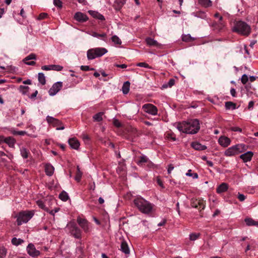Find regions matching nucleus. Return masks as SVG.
I'll list each match as a JSON object with an SVG mask.
<instances>
[{
  "instance_id": "7",
  "label": "nucleus",
  "mask_w": 258,
  "mask_h": 258,
  "mask_svg": "<svg viewBox=\"0 0 258 258\" xmlns=\"http://www.w3.org/2000/svg\"><path fill=\"white\" fill-rule=\"evenodd\" d=\"M67 228L70 232L76 238H80L81 237V231L77 226L76 224L74 222H70L67 225Z\"/></svg>"
},
{
  "instance_id": "4",
  "label": "nucleus",
  "mask_w": 258,
  "mask_h": 258,
  "mask_svg": "<svg viewBox=\"0 0 258 258\" xmlns=\"http://www.w3.org/2000/svg\"><path fill=\"white\" fill-rule=\"evenodd\" d=\"M107 52V50L103 47H95L89 49L87 52V58L92 60L100 57Z\"/></svg>"
},
{
  "instance_id": "19",
  "label": "nucleus",
  "mask_w": 258,
  "mask_h": 258,
  "mask_svg": "<svg viewBox=\"0 0 258 258\" xmlns=\"http://www.w3.org/2000/svg\"><path fill=\"white\" fill-rule=\"evenodd\" d=\"M191 146L196 150L202 151L207 149V147L203 145L198 142H194L191 143Z\"/></svg>"
},
{
  "instance_id": "11",
  "label": "nucleus",
  "mask_w": 258,
  "mask_h": 258,
  "mask_svg": "<svg viewBox=\"0 0 258 258\" xmlns=\"http://www.w3.org/2000/svg\"><path fill=\"white\" fill-rule=\"evenodd\" d=\"M62 83L61 82H57L54 83L49 89L48 93L50 96L55 95L62 88Z\"/></svg>"
},
{
  "instance_id": "53",
  "label": "nucleus",
  "mask_w": 258,
  "mask_h": 258,
  "mask_svg": "<svg viewBox=\"0 0 258 258\" xmlns=\"http://www.w3.org/2000/svg\"><path fill=\"white\" fill-rule=\"evenodd\" d=\"M81 70L84 71H88L89 70H94L93 68H90L88 66H81Z\"/></svg>"
},
{
  "instance_id": "20",
  "label": "nucleus",
  "mask_w": 258,
  "mask_h": 258,
  "mask_svg": "<svg viewBox=\"0 0 258 258\" xmlns=\"http://www.w3.org/2000/svg\"><path fill=\"white\" fill-rule=\"evenodd\" d=\"M126 0H115L113 7L116 10L119 11L125 3Z\"/></svg>"
},
{
  "instance_id": "3",
  "label": "nucleus",
  "mask_w": 258,
  "mask_h": 258,
  "mask_svg": "<svg viewBox=\"0 0 258 258\" xmlns=\"http://www.w3.org/2000/svg\"><path fill=\"white\" fill-rule=\"evenodd\" d=\"M232 31L242 35L248 36L251 32V28L246 23L239 21L234 24Z\"/></svg>"
},
{
  "instance_id": "59",
  "label": "nucleus",
  "mask_w": 258,
  "mask_h": 258,
  "mask_svg": "<svg viewBox=\"0 0 258 258\" xmlns=\"http://www.w3.org/2000/svg\"><path fill=\"white\" fill-rule=\"evenodd\" d=\"M113 124L116 127H120L121 126L120 122L117 119H114L113 120Z\"/></svg>"
},
{
  "instance_id": "32",
  "label": "nucleus",
  "mask_w": 258,
  "mask_h": 258,
  "mask_svg": "<svg viewBox=\"0 0 258 258\" xmlns=\"http://www.w3.org/2000/svg\"><path fill=\"white\" fill-rule=\"evenodd\" d=\"M166 138L172 141H175L176 140L175 134L172 132H167L166 134Z\"/></svg>"
},
{
  "instance_id": "37",
  "label": "nucleus",
  "mask_w": 258,
  "mask_h": 258,
  "mask_svg": "<svg viewBox=\"0 0 258 258\" xmlns=\"http://www.w3.org/2000/svg\"><path fill=\"white\" fill-rule=\"evenodd\" d=\"M24 242V240L20 238H17L16 237L13 238L12 239V243L13 245L18 246L22 244Z\"/></svg>"
},
{
  "instance_id": "41",
  "label": "nucleus",
  "mask_w": 258,
  "mask_h": 258,
  "mask_svg": "<svg viewBox=\"0 0 258 258\" xmlns=\"http://www.w3.org/2000/svg\"><path fill=\"white\" fill-rule=\"evenodd\" d=\"M28 153L29 151L26 148H24L21 149V154L24 158L26 159L28 158Z\"/></svg>"
},
{
  "instance_id": "13",
  "label": "nucleus",
  "mask_w": 258,
  "mask_h": 258,
  "mask_svg": "<svg viewBox=\"0 0 258 258\" xmlns=\"http://www.w3.org/2000/svg\"><path fill=\"white\" fill-rule=\"evenodd\" d=\"M77 222L82 229L85 232H88L89 231V226L88 221L80 217L77 218Z\"/></svg>"
},
{
  "instance_id": "51",
  "label": "nucleus",
  "mask_w": 258,
  "mask_h": 258,
  "mask_svg": "<svg viewBox=\"0 0 258 258\" xmlns=\"http://www.w3.org/2000/svg\"><path fill=\"white\" fill-rule=\"evenodd\" d=\"M29 87L25 86H21L20 87V90L23 92L24 94H25L28 91Z\"/></svg>"
},
{
  "instance_id": "61",
  "label": "nucleus",
  "mask_w": 258,
  "mask_h": 258,
  "mask_svg": "<svg viewBox=\"0 0 258 258\" xmlns=\"http://www.w3.org/2000/svg\"><path fill=\"white\" fill-rule=\"evenodd\" d=\"M231 130L232 131H234V132H241L242 131V130L238 127H237V126H233V127H231Z\"/></svg>"
},
{
  "instance_id": "22",
  "label": "nucleus",
  "mask_w": 258,
  "mask_h": 258,
  "mask_svg": "<svg viewBox=\"0 0 258 258\" xmlns=\"http://www.w3.org/2000/svg\"><path fill=\"white\" fill-rule=\"evenodd\" d=\"M5 143H6L10 147L14 148L16 143V140L13 137H8L5 138Z\"/></svg>"
},
{
  "instance_id": "49",
  "label": "nucleus",
  "mask_w": 258,
  "mask_h": 258,
  "mask_svg": "<svg viewBox=\"0 0 258 258\" xmlns=\"http://www.w3.org/2000/svg\"><path fill=\"white\" fill-rule=\"evenodd\" d=\"M52 70L60 71L62 70L63 67L59 65L52 64Z\"/></svg>"
},
{
  "instance_id": "42",
  "label": "nucleus",
  "mask_w": 258,
  "mask_h": 258,
  "mask_svg": "<svg viewBox=\"0 0 258 258\" xmlns=\"http://www.w3.org/2000/svg\"><path fill=\"white\" fill-rule=\"evenodd\" d=\"M36 58V55L34 53H31L27 56H26L24 59H23V61L26 62V61H28L31 59H35Z\"/></svg>"
},
{
  "instance_id": "52",
  "label": "nucleus",
  "mask_w": 258,
  "mask_h": 258,
  "mask_svg": "<svg viewBox=\"0 0 258 258\" xmlns=\"http://www.w3.org/2000/svg\"><path fill=\"white\" fill-rule=\"evenodd\" d=\"M248 77L246 75L244 74L242 76L241 81L243 84H245L248 81Z\"/></svg>"
},
{
  "instance_id": "9",
  "label": "nucleus",
  "mask_w": 258,
  "mask_h": 258,
  "mask_svg": "<svg viewBox=\"0 0 258 258\" xmlns=\"http://www.w3.org/2000/svg\"><path fill=\"white\" fill-rule=\"evenodd\" d=\"M192 207L200 210H204L206 206V202L202 199H192L191 201Z\"/></svg>"
},
{
  "instance_id": "57",
  "label": "nucleus",
  "mask_w": 258,
  "mask_h": 258,
  "mask_svg": "<svg viewBox=\"0 0 258 258\" xmlns=\"http://www.w3.org/2000/svg\"><path fill=\"white\" fill-rule=\"evenodd\" d=\"M238 199L240 201L242 202L245 199V197L244 195L238 194Z\"/></svg>"
},
{
  "instance_id": "2",
  "label": "nucleus",
  "mask_w": 258,
  "mask_h": 258,
  "mask_svg": "<svg viewBox=\"0 0 258 258\" xmlns=\"http://www.w3.org/2000/svg\"><path fill=\"white\" fill-rule=\"evenodd\" d=\"M134 204L138 210L144 214L150 213L153 209V205L142 197H137L134 200Z\"/></svg>"
},
{
  "instance_id": "50",
  "label": "nucleus",
  "mask_w": 258,
  "mask_h": 258,
  "mask_svg": "<svg viewBox=\"0 0 258 258\" xmlns=\"http://www.w3.org/2000/svg\"><path fill=\"white\" fill-rule=\"evenodd\" d=\"M199 233H192L189 235V238L191 240H195L199 237Z\"/></svg>"
},
{
  "instance_id": "63",
  "label": "nucleus",
  "mask_w": 258,
  "mask_h": 258,
  "mask_svg": "<svg viewBox=\"0 0 258 258\" xmlns=\"http://www.w3.org/2000/svg\"><path fill=\"white\" fill-rule=\"evenodd\" d=\"M174 167L172 164H170L168 168V173L170 174L171 172L173 170Z\"/></svg>"
},
{
  "instance_id": "40",
  "label": "nucleus",
  "mask_w": 258,
  "mask_h": 258,
  "mask_svg": "<svg viewBox=\"0 0 258 258\" xmlns=\"http://www.w3.org/2000/svg\"><path fill=\"white\" fill-rule=\"evenodd\" d=\"M102 112H99L95 115H94L93 117V118L94 121H100L102 120Z\"/></svg>"
},
{
  "instance_id": "55",
  "label": "nucleus",
  "mask_w": 258,
  "mask_h": 258,
  "mask_svg": "<svg viewBox=\"0 0 258 258\" xmlns=\"http://www.w3.org/2000/svg\"><path fill=\"white\" fill-rule=\"evenodd\" d=\"M13 134L14 135H20V136H24L25 135V134H26V132L25 131H14L13 132Z\"/></svg>"
},
{
  "instance_id": "29",
  "label": "nucleus",
  "mask_w": 258,
  "mask_h": 258,
  "mask_svg": "<svg viewBox=\"0 0 258 258\" xmlns=\"http://www.w3.org/2000/svg\"><path fill=\"white\" fill-rule=\"evenodd\" d=\"M149 159L145 156H142L139 157V160L137 161V163L139 165H142L144 163L148 162Z\"/></svg>"
},
{
  "instance_id": "58",
  "label": "nucleus",
  "mask_w": 258,
  "mask_h": 258,
  "mask_svg": "<svg viewBox=\"0 0 258 258\" xmlns=\"http://www.w3.org/2000/svg\"><path fill=\"white\" fill-rule=\"evenodd\" d=\"M157 182L158 184V185L160 186H161L162 188H164V187L163 183L162 180L160 179V178L157 177Z\"/></svg>"
},
{
  "instance_id": "30",
  "label": "nucleus",
  "mask_w": 258,
  "mask_h": 258,
  "mask_svg": "<svg viewBox=\"0 0 258 258\" xmlns=\"http://www.w3.org/2000/svg\"><path fill=\"white\" fill-rule=\"evenodd\" d=\"M245 222L247 226H258V221H255L251 218H246Z\"/></svg>"
},
{
  "instance_id": "12",
  "label": "nucleus",
  "mask_w": 258,
  "mask_h": 258,
  "mask_svg": "<svg viewBox=\"0 0 258 258\" xmlns=\"http://www.w3.org/2000/svg\"><path fill=\"white\" fill-rule=\"evenodd\" d=\"M27 251L28 253L32 257H36L40 255V252L37 250L32 243H30L27 247Z\"/></svg>"
},
{
  "instance_id": "33",
  "label": "nucleus",
  "mask_w": 258,
  "mask_h": 258,
  "mask_svg": "<svg viewBox=\"0 0 258 258\" xmlns=\"http://www.w3.org/2000/svg\"><path fill=\"white\" fill-rule=\"evenodd\" d=\"M38 79L39 82L42 84L44 85L46 83L45 77L44 74L42 73H39L38 75Z\"/></svg>"
},
{
  "instance_id": "45",
  "label": "nucleus",
  "mask_w": 258,
  "mask_h": 258,
  "mask_svg": "<svg viewBox=\"0 0 258 258\" xmlns=\"http://www.w3.org/2000/svg\"><path fill=\"white\" fill-rule=\"evenodd\" d=\"M215 27L216 29L220 30H221L224 27V25L222 21H219L217 23H216Z\"/></svg>"
},
{
  "instance_id": "34",
  "label": "nucleus",
  "mask_w": 258,
  "mask_h": 258,
  "mask_svg": "<svg viewBox=\"0 0 258 258\" xmlns=\"http://www.w3.org/2000/svg\"><path fill=\"white\" fill-rule=\"evenodd\" d=\"M36 203H37V205L38 206V207L44 210V211H46V212H48L49 211V209L48 208H47L45 205H44V202L41 201V200H38L37 202H36Z\"/></svg>"
},
{
  "instance_id": "23",
  "label": "nucleus",
  "mask_w": 258,
  "mask_h": 258,
  "mask_svg": "<svg viewBox=\"0 0 258 258\" xmlns=\"http://www.w3.org/2000/svg\"><path fill=\"white\" fill-rule=\"evenodd\" d=\"M146 42L147 45H149V46L158 47L160 46L159 44L156 40L150 37L147 38L146 39Z\"/></svg>"
},
{
  "instance_id": "5",
  "label": "nucleus",
  "mask_w": 258,
  "mask_h": 258,
  "mask_svg": "<svg viewBox=\"0 0 258 258\" xmlns=\"http://www.w3.org/2000/svg\"><path fill=\"white\" fill-rule=\"evenodd\" d=\"M246 146L243 144H239L228 148L224 152V155L231 157L236 155L246 150Z\"/></svg>"
},
{
  "instance_id": "26",
  "label": "nucleus",
  "mask_w": 258,
  "mask_h": 258,
  "mask_svg": "<svg viewBox=\"0 0 258 258\" xmlns=\"http://www.w3.org/2000/svg\"><path fill=\"white\" fill-rule=\"evenodd\" d=\"M120 249L121 250L124 252L125 254H129L130 253V249L128 246V245L127 243L124 241H122L120 245Z\"/></svg>"
},
{
  "instance_id": "28",
  "label": "nucleus",
  "mask_w": 258,
  "mask_h": 258,
  "mask_svg": "<svg viewBox=\"0 0 258 258\" xmlns=\"http://www.w3.org/2000/svg\"><path fill=\"white\" fill-rule=\"evenodd\" d=\"M182 40L183 41L188 42L194 41L196 38L191 37L190 34H184L182 36Z\"/></svg>"
},
{
  "instance_id": "46",
  "label": "nucleus",
  "mask_w": 258,
  "mask_h": 258,
  "mask_svg": "<svg viewBox=\"0 0 258 258\" xmlns=\"http://www.w3.org/2000/svg\"><path fill=\"white\" fill-rule=\"evenodd\" d=\"M175 80L173 79H171L169 80L168 84L167 85H164L163 86L164 88H167V87H171L172 86L174 85Z\"/></svg>"
},
{
  "instance_id": "27",
  "label": "nucleus",
  "mask_w": 258,
  "mask_h": 258,
  "mask_svg": "<svg viewBox=\"0 0 258 258\" xmlns=\"http://www.w3.org/2000/svg\"><path fill=\"white\" fill-rule=\"evenodd\" d=\"M130 83L128 81L125 82L122 87V91L124 94H126L130 91Z\"/></svg>"
},
{
  "instance_id": "39",
  "label": "nucleus",
  "mask_w": 258,
  "mask_h": 258,
  "mask_svg": "<svg viewBox=\"0 0 258 258\" xmlns=\"http://www.w3.org/2000/svg\"><path fill=\"white\" fill-rule=\"evenodd\" d=\"M111 39L115 44L120 45L121 44V40L116 35L112 36Z\"/></svg>"
},
{
  "instance_id": "60",
  "label": "nucleus",
  "mask_w": 258,
  "mask_h": 258,
  "mask_svg": "<svg viewBox=\"0 0 258 258\" xmlns=\"http://www.w3.org/2000/svg\"><path fill=\"white\" fill-rule=\"evenodd\" d=\"M47 16V14L46 13H41L39 15L38 19L40 20L46 18Z\"/></svg>"
},
{
  "instance_id": "56",
  "label": "nucleus",
  "mask_w": 258,
  "mask_h": 258,
  "mask_svg": "<svg viewBox=\"0 0 258 258\" xmlns=\"http://www.w3.org/2000/svg\"><path fill=\"white\" fill-rule=\"evenodd\" d=\"M59 208H55L54 210H49V211L47 212L49 213L51 215L54 216L55 213L59 211Z\"/></svg>"
},
{
  "instance_id": "6",
  "label": "nucleus",
  "mask_w": 258,
  "mask_h": 258,
  "mask_svg": "<svg viewBox=\"0 0 258 258\" xmlns=\"http://www.w3.org/2000/svg\"><path fill=\"white\" fill-rule=\"evenodd\" d=\"M33 211H22L18 213L17 217V222L18 225L28 222L34 216Z\"/></svg>"
},
{
  "instance_id": "35",
  "label": "nucleus",
  "mask_w": 258,
  "mask_h": 258,
  "mask_svg": "<svg viewBox=\"0 0 258 258\" xmlns=\"http://www.w3.org/2000/svg\"><path fill=\"white\" fill-rule=\"evenodd\" d=\"M77 171L75 179L77 181L79 182L81 180L82 176V172L81 171L79 166H77Z\"/></svg>"
},
{
  "instance_id": "24",
  "label": "nucleus",
  "mask_w": 258,
  "mask_h": 258,
  "mask_svg": "<svg viewBox=\"0 0 258 258\" xmlns=\"http://www.w3.org/2000/svg\"><path fill=\"white\" fill-rule=\"evenodd\" d=\"M90 34L94 37L101 38L102 40L105 42L106 41L107 35L105 33L99 34L95 32H92Z\"/></svg>"
},
{
  "instance_id": "16",
  "label": "nucleus",
  "mask_w": 258,
  "mask_h": 258,
  "mask_svg": "<svg viewBox=\"0 0 258 258\" xmlns=\"http://www.w3.org/2000/svg\"><path fill=\"white\" fill-rule=\"evenodd\" d=\"M253 155V152L251 151H248L244 154H241L239 157L244 162H247L250 161Z\"/></svg>"
},
{
  "instance_id": "18",
  "label": "nucleus",
  "mask_w": 258,
  "mask_h": 258,
  "mask_svg": "<svg viewBox=\"0 0 258 258\" xmlns=\"http://www.w3.org/2000/svg\"><path fill=\"white\" fill-rule=\"evenodd\" d=\"M88 13L94 18L100 20L101 21L105 20L104 17L98 12L90 10L88 11Z\"/></svg>"
},
{
  "instance_id": "62",
  "label": "nucleus",
  "mask_w": 258,
  "mask_h": 258,
  "mask_svg": "<svg viewBox=\"0 0 258 258\" xmlns=\"http://www.w3.org/2000/svg\"><path fill=\"white\" fill-rule=\"evenodd\" d=\"M230 94L233 97H235L236 94L235 89L234 88H231L230 90Z\"/></svg>"
},
{
  "instance_id": "17",
  "label": "nucleus",
  "mask_w": 258,
  "mask_h": 258,
  "mask_svg": "<svg viewBox=\"0 0 258 258\" xmlns=\"http://www.w3.org/2000/svg\"><path fill=\"white\" fill-rule=\"evenodd\" d=\"M69 144L72 148L74 149H78L80 146V143L76 138H71L68 141Z\"/></svg>"
},
{
  "instance_id": "14",
  "label": "nucleus",
  "mask_w": 258,
  "mask_h": 258,
  "mask_svg": "<svg viewBox=\"0 0 258 258\" xmlns=\"http://www.w3.org/2000/svg\"><path fill=\"white\" fill-rule=\"evenodd\" d=\"M74 18L80 23L86 22L88 20V17L86 14L80 12L75 13Z\"/></svg>"
},
{
  "instance_id": "47",
  "label": "nucleus",
  "mask_w": 258,
  "mask_h": 258,
  "mask_svg": "<svg viewBox=\"0 0 258 258\" xmlns=\"http://www.w3.org/2000/svg\"><path fill=\"white\" fill-rule=\"evenodd\" d=\"M137 66L140 67H144V68H148V69L152 68L148 63L144 62L138 63L137 64Z\"/></svg>"
},
{
  "instance_id": "64",
  "label": "nucleus",
  "mask_w": 258,
  "mask_h": 258,
  "mask_svg": "<svg viewBox=\"0 0 258 258\" xmlns=\"http://www.w3.org/2000/svg\"><path fill=\"white\" fill-rule=\"evenodd\" d=\"M253 105L254 102L252 101H250L248 103V109H250L251 108H253Z\"/></svg>"
},
{
  "instance_id": "43",
  "label": "nucleus",
  "mask_w": 258,
  "mask_h": 258,
  "mask_svg": "<svg viewBox=\"0 0 258 258\" xmlns=\"http://www.w3.org/2000/svg\"><path fill=\"white\" fill-rule=\"evenodd\" d=\"M191 170L189 169L185 175L187 176H191L194 179H197L198 178V174L197 173H191Z\"/></svg>"
},
{
  "instance_id": "21",
  "label": "nucleus",
  "mask_w": 258,
  "mask_h": 258,
  "mask_svg": "<svg viewBox=\"0 0 258 258\" xmlns=\"http://www.w3.org/2000/svg\"><path fill=\"white\" fill-rule=\"evenodd\" d=\"M228 184L226 183L223 182L217 187L216 191L217 193L221 194L225 192L228 189Z\"/></svg>"
},
{
  "instance_id": "8",
  "label": "nucleus",
  "mask_w": 258,
  "mask_h": 258,
  "mask_svg": "<svg viewBox=\"0 0 258 258\" xmlns=\"http://www.w3.org/2000/svg\"><path fill=\"white\" fill-rule=\"evenodd\" d=\"M46 120L48 123L51 124L53 127H56L57 130H62L64 128V126L60 121L52 116H47Z\"/></svg>"
},
{
  "instance_id": "44",
  "label": "nucleus",
  "mask_w": 258,
  "mask_h": 258,
  "mask_svg": "<svg viewBox=\"0 0 258 258\" xmlns=\"http://www.w3.org/2000/svg\"><path fill=\"white\" fill-rule=\"evenodd\" d=\"M7 253V249L4 247H0V258H4Z\"/></svg>"
},
{
  "instance_id": "15",
  "label": "nucleus",
  "mask_w": 258,
  "mask_h": 258,
  "mask_svg": "<svg viewBox=\"0 0 258 258\" xmlns=\"http://www.w3.org/2000/svg\"><path fill=\"white\" fill-rule=\"evenodd\" d=\"M218 142L221 146L227 147L230 144L231 140L227 137L221 136L219 138Z\"/></svg>"
},
{
  "instance_id": "25",
  "label": "nucleus",
  "mask_w": 258,
  "mask_h": 258,
  "mask_svg": "<svg viewBox=\"0 0 258 258\" xmlns=\"http://www.w3.org/2000/svg\"><path fill=\"white\" fill-rule=\"evenodd\" d=\"M45 171L46 175L51 176L53 174L54 167L50 164H46L45 167Z\"/></svg>"
},
{
  "instance_id": "31",
  "label": "nucleus",
  "mask_w": 258,
  "mask_h": 258,
  "mask_svg": "<svg viewBox=\"0 0 258 258\" xmlns=\"http://www.w3.org/2000/svg\"><path fill=\"white\" fill-rule=\"evenodd\" d=\"M199 3L204 7H209L212 5L210 0H198Z\"/></svg>"
},
{
  "instance_id": "38",
  "label": "nucleus",
  "mask_w": 258,
  "mask_h": 258,
  "mask_svg": "<svg viewBox=\"0 0 258 258\" xmlns=\"http://www.w3.org/2000/svg\"><path fill=\"white\" fill-rule=\"evenodd\" d=\"M225 107L227 109H235L236 108V104L230 101L226 102L225 103Z\"/></svg>"
},
{
  "instance_id": "54",
  "label": "nucleus",
  "mask_w": 258,
  "mask_h": 258,
  "mask_svg": "<svg viewBox=\"0 0 258 258\" xmlns=\"http://www.w3.org/2000/svg\"><path fill=\"white\" fill-rule=\"evenodd\" d=\"M41 69L44 71L52 70V64L49 66H43L41 67Z\"/></svg>"
},
{
  "instance_id": "36",
  "label": "nucleus",
  "mask_w": 258,
  "mask_h": 258,
  "mask_svg": "<svg viewBox=\"0 0 258 258\" xmlns=\"http://www.w3.org/2000/svg\"><path fill=\"white\" fill-rule=\"evenodd\" d=\"M59 199L63 201H67L69 199L68 194L66 191H62L59 195Z\"/></svg>"
},
{
  "instance_id": "1",
  "label": "nucleus",
  "mask_w": 258,
  "mask_h": 258,
  "mask_svg": "<svg viewBox=\"0 0 258 258\" xmlns=\"http://www.w3.org/2000/svg\"><path fill=\"white\" fill-rule=\"evenodd\" d=\"M175 126L179 131L188 134H196L200 128L199 120L197 119L178 122Z\"/></svg>"
},
{
  "instance_id": "48",
  "label": "nucleus",
  "mask_w": 258,
  "mask_h": 258,
  "mask_svg": "<svg viewBox=\"0 0 258 258\" xmlns=\"http://www.w3.org/2000/svg\"><path fill=\"white\" fill-rule=\"evenodd\" d=\"M53 4L58 8H61L62 6V3L60 0H53Z\"/></svg>"
},
{
  "instance_id": "10",
  "label": "nucleus",
  "mask_w": 258,
  "mask_h": 258,
  "mask_svg": "<svg viewBox=\"0 0 258 258\" xmlns=\"http://www.w3.org/2000/svg\"><path fill=\"white\" fill-rule=\"evenodd\" d=\"M143 109L146 112L151 115H155L157 114V108L152 104H144L143 106Z\"/></svg>"
}]
</instances>
